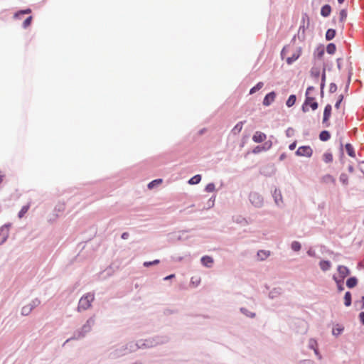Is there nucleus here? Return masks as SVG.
<instances>
[{
	"label": "nucleus",
	"instance_id": "obj_50",
	"mask_svg": "<svg viewBox=\"0 0 364 364\" xmlns=\"http://www.w3.org/2000/svg\"><path fill=\"white\" fill-rule=\"evenodd\" d=\"M341 21H344L347 17V13L345 10H341L339 14Z\"/></svg>",
	"mask_w": 364,
	"mask_h": 364
},
{
	"label": "nucleus",
	"instance_id": "obj_54",
	"mask_svg": "<svg viewBox=\"0 0 364 364\" xmlns=\"http://www.w3.org/2000/svg\"><path fill=\"white\" fill-rule=\"evenodd\" d=\"M309 105L313 110H316L318 108V103L316 102H313V100L309 103Z\"/></svg>",
	"mask_w": 364,
	"mask_h": 364
},
{
	"label": "nucleus",
	"instance_id": "obj_2",
	"mask_svg": "<svg viewBox=\"0 0 364 364\" xmlns=\"http://www.w3.org/2000/svg\"><path fill=\"white\" fill-rule=\"evenodd\" d=\"M95 323V317L94 316L90 317L80 328L75 331L73 336L70 338H68L66 342L71 340H80L85 338L86 335L91 331Z\"/></svg>",
	"mask_w": 364,
	"mask_h": 364
},
{
	"label": "nucleus",
	"instance_id": "obj_39",
	"mask_svg": "<svg viewBox=\"0 0 364 364\" xmlns=\"http://www.w3.org/2000/svg\"><path fill=\"white\" fill-rule=\"evenodd\" d=\"M291 247L292 250L295 252H298L301 250V243L297 241H294L291 242Z\"/></svg>",
	"mask_w": 364,
	"mask_h": 364
},
{
	"label": "nucleus",
	"instance_id": "obj_49",
	"mask_svg": "<svg viewBox=\"0 0 364 364\" xmlns=\"http://www.w3.org/2000/svg\"><path fill=\"white\" fill-rule=\"evenodd\" d=\"M32 17H28L23 23V27L24 28H27L31 23Z\"/></svg>",
	"mask_w": 364,
	"mask_h": 364
},
{
	"label": "nucleus",
	"instance_id": "obj_51",
	"mask_svg": "<svg viewBox=\"0 0 364 364\" xmlns=\"http://www.w3.org/2000/svg\"><path fill=\"white\" fill-rule=\"evenodd\" d=\"M337 90V85L335 83H331L329 86V92L333 93Z\"/></svg>",
	"mask_w": 364,
	"mask_h": 364
},
{
	"label": "nucleus",
	"instance_id": "obj_26",
	"mask_svg": "<svg viewBox=\"0 0 364 364\" xmlns=\"http://www.w3.org/2000/svg\"><path fill=\"white\" fill-rule=\"evenodd\" d=\"M312 100H314V98H313V97H306L305 102H304V103L303 104L302 107H301L302 111H303L304 112H307L309 111V107H308V106H309V103L311 101H312Z\"/></svg>",
	"mask_w": 364,
	"mask_h": 364
},
{
	"label": "nucleus",
	"instance_id": "obj_44",
	"mask_svg": "<svg viewBox=\"0 0 364 364\" xmlns=\"http://www.w3.org/2000/svg\"><path fill=\"white\" fill-rule=\"evenodd\" d=\"M323 161L326 163H330L333 161V156L331 153H325L323 154Z\"/></svg>",
	"mask_w": 364,
	"mask_h": 364
},
{
	"label": "nucleus",
	"instance_id": "obj_27",
	"mask_svg": "<svg viewBox=\"0 0 364 364\" xmlns=\"http://www.w3.org/2000/svg\"><path fill=\"white\" fill-rule=\"evenodd\" d=\"M322 181L326 183H335L336 181L335 178L330 174H326L323 176L322 178Z\"/></svg>",
	"mask_w": 364,
	"mask_h": 364
},
{
	"label": "nucleus",
	"instance_id": "obj_3",
	"mask_svg": "<svg viewBox=\"0 0 364 364\" xmlns=\"http://www.w3.org/2000/svg\"><path fill=\"white\" fill-rule=\"evenodd\" d=\"M141 347L138 345V341L136 342L130 341L125 345L118 347L116 348L112 354L114 358L119 357L124 355H126L129 353L136 351L138 349H140Z\"/></svg>",
	"mask_w": 364,
	"mask_h": 364
},
{
	"label": "nucleus",
	"instance_id": "obj_60",
	"mask_svg": "<svg viewBox=\"0 0 364 364\" xmlns=\"http://www.w3.org/2000/svg\"><path fill=\"white\" fill-rule=\"evenodd\" d=\"M321 81H323V82L326 81V68L325 67L323 68V72L321 74Z\"/></svg>",
	"mask_w": 364,
	"mask_h": 364
},
{
	"label": "nucleus",
	"instance_id": "obj_62",
	"mask_svg": "<svg viewBox=\"0 0 364 364\" xmlns=\"http://www.w3.org/2000/svg\"><path fill=\"white\" fill-rule=\"evenodd\" d=\"M361 323L364 325V312H361L359 315Z\"/></svg>",
	"mask_w": 364,
	"mask_h": 364
},
{
	"label": "nucleus",
	"instance_id": "obj_61",
	"mask_svg": "<svg viewBox=\"0 0 364 364\" xmlns=\"http://www.w3.org/2000/svg\"><path fill=\"white\" fill-rule=\"evenodd\" d=\"M129 234L127 232H123L121 235L122 239L127 240L129 238Z\"/></svg>",
	"mask_w": 364,
	"mask_h": 364
},
{
	"label": "nucleus",
	"instance_id": "obj_56",
	"mask_svg": "<svg viewBox=\"0 0 364 364\" xmlns=\"http://www.w3.org/2000/svg\"><path fill=\"white\" fill-rule=\"evenodd\" d=\"M323 54H324L323 48L317 49L316 55L318 58H321Z\"/></svg>",
	"mask_w": 364,
	"mask_h": 364
},
{
	"label": "nucleus",
	"instance_id": "obj_6",
	"mask_svg": "<svg viewBox=\"0 0 364 364\" xmlns=\"http://www.w3.org/2000/svg\"><path fill=\"white\" fill-rule=\"evenodd\" d=\"M41 304L38 299H33L29 304L23 306L21 309V314L23 316H28L33 309L37 307Z\"/></svg>",
	"mask_w": 364,
	"mask_h": 364
},
{
	"label": "nucleus",
	"instance_id": "obj_37",
	"mask_svg": "<svg viewBox=\"0 0 364 364\" xmlns=\"http://www.w3.org/2000/svg\"><path fill=\"white\" fill-rule=\"evenodd\" d=\"M263 85H264L263 82H258L255 86H254L252 88L250 89V94L252 95L255 92H256L257 91L259 90L263 87Z\"/></svg>",
	"mask_w": 364,
	"mask_h": 364
},
{
	"label": "nucleus",
	"instance_id": "obj_63",
	"mask_svg": "<svg viewBox=\"0 0 364 364\" xmlns=\"http://www.w3.org/2000/svg\"><path fill=\"white\" fill-rule=\"evenodd\" d=\"M296 146V142H293V143H291V144L289 146V149L290 150H294V149H295Z\"/></svg>",
	"mask_w": 364,
	"mask_h": 364
},
{
	"label": "nucleus",
	"instance_id": "obj_20",
	"mask_svg": "<svg viewBox=\"0 0 364 364\" xmlns=\"http://www.w3.org/2000/svg\"><path fill=\"white\" fill-rule=\"evenodd\" d=\"M319 267L321 269L322 271L326 272L329 270L331 267V264L328 260H321L319 262Z\"/></svg>",
	"mask_w": 364,
	"mask_h": 364
},
{
	"label": "nucleus",
	"instance_id": "obj_29",
	"mask_svg": "<svg viewBox=\"0 0 364 364\" xmlns=\"http://www.w3.org/2000/svg\"><path fill=\"white\" fill-rule=\"evenodd\" d=\"M335 35L336 31L334 29H328L326 33V38L327 41H331L335 37Z\"/></svg>",
	"mask_w": 364,
	"mask_h": 364
},
{
	"label": "nucleus",
	"instance_id": "obj_46",
	"mask_svg": "<svg viewBox=\"0 0 364 364\" xmlns=\"http://www.w3.org/2000/svg\"><path fill=\"white\" fill-rule=\"evenodd\" d=\"M299 55H296V54H294L292 56L288 58L287 59V63L290 65L292 63H294L295 60H296L299 58Z\"/></svg>",
	"mask_w": 364,
	"mask_h": 364
},
{
	"label": "nucleus",
	"instance_id": "obj_43",
	"mask_svg": "<svg viewBox=\"0 0 364 364\" xmlns=\"http://www.w3.org/2000/svg\"><path fill=\"white\" fill-rule=\"evenodd\" d=\"M205 191L208 193L214 192L215 191V186L213 183H208L205 188Z\"/></svg>",
	"mask_w": 364,
	"mask_h": 364
},
{
	"label": "nucleus",
	"instance_id": "obj_9",
	"mask_svg": "<svg viewBox=\"0 0 364 364\" xmlns=\"http://www.w3.org/2000/svg\"><path fill=\"white\" fill-rule=\"evenodd\" d=\"M313 154L312 149L309 146H302L299 147L296 151V154L299 156L310 157Z\"/></svg>",
	"mask_w": 364,
	"mask_h": 364
},
{
	"label": "nucleus",
	"instance_id": "obj_33",
	"mask_svg": "<svg viewBox=\"0 0 364 364\" xmlns=\"http://www.w3.org/2000/svg\"><path fill=\"white\" fill-rule=\"evenodd\" d=\"M344 304L346 306H349L351 304V294L350 291H347L344 296Z\"/></svg>",
	"mask_w": 364,
	"mask_h": 364
},
{
	"label": "nucleus",
	"instance_id": "obj_64",
	"mask_svg": "<svg viewBox=\"0 0 364 364\" xmlns=\"http://www.w3.org/2000/svg\"><path fill=\"white\" fill-rule=\"evenodd\" d=\"M320 86H321V93H323V90L324 87H325V82L321 81V85H320Z\"/></svg>",
	"mask_w": 364,
	"mask_h": 364
},
{
	"label": "nucleus",
	"instance_id": "obj_48",
	"mask_svg": "<svg viewBox=\"0 0 364 364\" xmlns=\"http://www.w3.org/2000/svg\"><path fill=\"white\" fill-rule=\"evenodd\" d=\"M31 12V10L30 9H27L25 10H21L18 12L16 13L14 16L18 17L20 14H30Z\"/></svg>",
	"mask_w": 364,
	"mask_h": 364
},
{
	"label": "nucleus",
	"instance_id": "obj_5",
	"mask_svg": "<svg viewBox=\"0 0 364 364\" xmlns=\"http://www.w3.org/2000/svg\"><path fill=\"white\" fill-rule=\"evenodd\" d=\"M249 200L255 208H261L264 204L263 197L257 192H252L249 195Z\"/></svg>",
	"mask_w": 364,
	"mask_h": 364
},
{
	"label": "nucleus",
	"instance_id": "obj_23",
	"mask_svg": "<svg viewBox=\"0 0 364 364\" xmlns=\"http://www.w3.org/2000/svg\"><path fill=\"white\" fill-rule=\"evenodd\" d=\"M240 311L243 315H245V316H247V317H248V318H255V316H256L255 313L250 311L249 309H247V308H245V307H241V308L240 309Z\"/></svg>",
	"mask_w": 364,
	"mask_h": 364
},
{
	"label": "nucleus",
	"instance_id": "obj_10",
	"mask_svg": "<svg viewBox=\"0 0 364 364\" xmlns=\"http://www.w3.org/2000/svg\"><path fill=\"white\" fill-rule=\"evenodd\" d=\"M272 197L274 198L275 204L278 207H280L282 205V203H283V198H282V195L281 191L276 188L272 191Z\"/></svg>",
	"mask_w": 364,
	"mask_h": 364
},
{
	"label": "nucleus",
	"instance_id": "obj_45",
	"mask_svg": "<svg viewBox=\"0 0 364 364\" xmlns=\"http://www.w3.org/2000/svg\"><path fill=\"white\" fill-rule=\"evenodd\" d=\"M160 262L159 259H155L154 261H151V262H144L143 265L146 267H149L151 265H155V264H158Z\"/></svg>",
	"mask_w": 364,
	"mask_h": 364
},
{
	"label": "nucleus",
	"instance_id": "obj_14",
	"mask_svg": "<svg viewBox=\"0 0 364 364\" xmlns=\"http://www.w3.org/2000/svg\"><path fill=\"white\" fill-rule=\"evenodd\" d=\"M276 93L271 92L268 93L263 100V105L266 107L269 106L275 100Z\"/></svg>",
	"mask_w": 364,
	"mask_h": 364
},
{
	"label": "nucleus",
	"instance_id": "obj_53",
	"mask_svg": "<svg viewBox=\"0 0 364 364\" xmlns=\"http://www.w3.org/2000/svg\"><path fill=\"white\" fill-rule=\"evenodd\" d=\"M343 99V96L342 95H339V98H338V101L335 104V107L336 109H339L340 105H341Z\"/></svg>",
	"mask_w": 364,
	"mask_h": 364
},
{
	"label": "nucleus",
	"instance_id": "obj_58",
	"mask_svg": "<svg viewBox=\"0 0 364 364\" xmlns=\"http://www.w3.org/2000/svg\"><path fill=\"white\" fill-rule=\"evenodd\" d=\"M299 364H314V363L311 360H304L300 361Z\"/></svg>",
	"mask_w": 364,
	"mask_h": 364
},
{
	"label": "nucleus",
	"instance_id": "obj_35",
	"mask_svg": "<svg viewBox=\"0 0 364 364\" xmlns=\"http://www.w3.org/2000/svg\"><path fill=\"white\" fill-rule=\"evenodd\" d=\"M333 279L336 283L338 290L342 291L344 289L343 280L337 279L335 277H333Z\"/></svg>",
	"mask_w": 364,
	"mask_h": 364
},
{
	"label": "nucleus",
	"instance_id": "obj_34",
	"mask_svg": "<svg viewBox=\"0 0 364 364\" xmlns=\"http://www.w3.org/2000/svg\"><path fill=\"white\" fill-rule=\"evenodd\" d=\"M311 75L316 80H318L320 76V69L316 67L312 68L311 70Z\"/></svg>",
	"mask_w": 364,
	"mask_h": 364
},
{
	"label": "nucleus",
	"instance_id": "obj_7",
	"mask_svg": "<svg viewBox=\"0 0 364 364\" xmlns=\"http://www.w3.org/2000/svg\"><path fill=\"white\" fill-rule=\"evenodd\" d=\"M11 223H6L0 228V245H3L9 236Z\"/></svg>",
	"mask_w": 364,
	"mask_h": 364
},
{
	"label": "nucleus",
	"instance_id": "obj_57",
	"mask_svg": "<svg viewBox=\"0 0 364 364\" xmlns=\"http://www.w3.org/2000/svg\"><path fill=\"white\" fill-rule=\"evenodd\" d=\"M314 90V87L313 86H309L307 89H306V97H310V93L312 90Z\"/></svg>",
	"mask_w": 364,
	"mask_h": 364
},
{
	"label": "nucleus",
	"instance_id": "obj_24",
	"mask_svg": "<svg viewBox=\"0 0 364 364\" xmlns=\"http://www.w3.org/2000/svg\"><path fill=\"white\" fill-rule=\"evenodd\" d=\"M201 181V176L200 174H197V175H195L194 176H193L192 178H191L188 183L190 184V185H196V184H198Z\"/></svg>",
	"mask_w": 364,
	"mask_h": 364
},
{
	"label": "nucleus",
	"instance_id": "obj_19",
	"mask_svg": "<svg viewBox=\"0 0 364 364\" xmlns=\"http://www.w3.org/2000/svg\"><path fill=\"white\" fill-rule=\"evenodd\" d=\"M282 292V290L281 288H279V287L274 288L269 291L268 296L269 299H274L277 298L279 295H281Z\"/></svg>",
	"mask_w": 364,
	"mask_h": 364
},
{
	"label": "nucleus",
	"instance_id": "obj_15",
	"mask_svg": "<svg viewBox=\"0 0 364 364\" xmlns=\"http://www.w3.org/2000/svg\"><path fill=\"white\" fill-rule=\"evenodd\" d=\"M201 264L208 268H210L213 267V264L214 263L213 258L210 256H203L200 259Z\"/></svg>",
	"mask_w": 364,
	"mask_h": 364
},
{
	"label": "nucleus",
	"instance_id": "obj_41",
	"mask_svg": "<svg viewBox=\"0 0 364 364\" xmlns=\"http://www.w3.org/2000/svg\"><path fill=\"white\" fill-rule=\"evenodd\" d=\"M162 182V179H156V180H154L152 181H151L149 184H148V188L149 189H151L153 188H154L156 186L161 183Z\"/></svg>",
	"mask_w": 364,
	"mask_h": 364
},
{
	"label": "nucleus",
	"instance_id": "obj_38",
	"mask_svg": "<svg viewBox=\"0 0 364 364\" xmlns=\"http://www.w3.org/2000/svg\"><path fill=\"white\" fill-rule=\"evenodd\" d=\"M339 180L345 186L348 185V176L346 173H341L340 175Z\"/></svg>",
	"mask_w": 364,
	"mask_h": 364
},
{
	"label": "nucleus",
	"instance_id": "obj_42",
	"mask_svg": "<svg viewBox=\"0 0 364 364\" xmlns=\"http://www.w3.org/2000/svg\"><path fill=\"white\" fill-rule=\"evenodd\" d=\"M336 50V46L333 43H329L326 47V51L329 54H333Z\"/></svg>",
	"mask_w": 364,
	"mask_h": 364
},
{
	"label": "nucleus",
	"instance_id": "obj_8",
	"mask_svg": "<svg viewBox=\"0 0 364 364\" xmlns=\"http://www.w3.org/2000/svg\"><path fill=\"white\" fill-rule=\"evenodd\" d=\"M337 274H334L333 277H335L337 279L343 280L345 278L350 274L349 269L343 265H338L337 267Z\"/></svg>",
	"mask_w": 364,
	"mask_h": 364
},
{
	"label": "nucleus",
	"instance_id": "obj_11",
	"mask_svg": "<svg viewBox=\"0 0 364 364\" xmlns=\"http://www.w3.org/2000/svg\"><path fill=\"white\" fill-rule=\"evenodd\" d=\"M308 348L314 351L315 355L317 358L321 360L322 358L321 355L318 350V343L317 341L314 338H310L308 341Z\"/></svg>",
	"mask_w": 364,
	"mask_h": 364
},
{
	"label": "nucleus",
	"instance_id": "obj_12",
	"mask_svg": "<svg viewBox=\"0 0 364 364\" xmlns=\"http://www.w3.org/2000/svg\"><path fill=\"white\" fill-rule=\"evenodd\" d=\"M272 146V143L271 142H265L263 145L262 146H255L253 150H252V153L255 154H257L262 151H267L268 149H270V147Z\"/></svg>",
	"mask_w": 364,
	"mask_h": 364
},
{
	"label": "nucleus",
	"instance_id": "obj_25",
	"mask_svg": "<svg viewBox=\"0 0 364 364\" xmlns=\"http://www.w3.org/2000/svg\"><path fill=\"white\" fill-rule=\"evenodd\" d=\"M357 283H358V280L355 277H350L346 281V286L350 289L353 288L354 287L356 286Z\"/></svg>",
	"mask_w": 364,
	"mask_h": 364
},
{
	"label": "nucleus",
	"instance_id": "obj_18",
	"mask_svg": "<svg viewBox=\"0 0 364 364\" xmlns=\"http://www.w3.org/2000/svg\"><path fill=\"white\" fill-rule=\"evenodd\" d=\"M332 107L331 105H327L323 111V123L325 124L329 119L331 114Z\"/></svg>",
	"mask_w": 364,
	"mask_h": 364
},
{
	"label": "nucleus",
	"instance_id": "obj_59",
	"mask_svg": "<svg viewBox=\"0 0 364 364\" xmlns=\"http://www.w3.org/2000/svg\"><path fill=\"white\" fill-rule=\"evenodd\" d=\"M172 260L175 262H181L183 259L182 257H176V256H172L171 257Z\"/></svg>",
	"mask_w": 364,
	"mask_h": 364
},
{
	"label": "nucleus",
	"instance_id": "obj_17",
	"mask_svg": "<svg viewBox=\"0 0 364 364\" xmlns=\"http://www.w3.org/2000/svg\"><path fill=\"white\" fill-rule=\"evenodd\" d=\"M271 255L270 251L265 250H260L257 253V259L259 261H264L267 259Z\"/></svg>",
	"mask_w": 364,
	"mask_h": 364
},
{
	"label": "nucleus",
	"instance_id": "obj_31",
	"mask_svg": "<svg viewBox=\"0 0 364 364\" xmlns=\"http://www.w3.org/2000/svg\"><path fill=\"white\" fill-rule=\"evenodd\" d=\"M345 148H346V152L348 153V154L350 156L355 157V151L353 150V147L352 146L351 144H346V146H345Z\"/></svg>",
	"mask_w": 364,
	"mask_h": 364
},
{
	"label": "nucleus",
	"instance_id": "obj_16",
	"mask_svg": "<svg viewBox=\"0 0 364 364\" xmlns=\"http://www.w3.org/2000/svg\"><path fill=\"white\" fill-rule=\"evenodd\" d=\"M266 138L267 136L264 133L257 131L252 136V140L255 143H260L264 141Z\"/></svg>",
	"mask_w": 364,
	"mask_h": 364
},
{
	"label": "nucleus",
	"instance_id": "obj_55",
	"mask_svg": "<svg viewBox=\"0 0 364 364\" xmlns=\"http://www.w3.org/2000/svg\"><path fill=\"white\" fill-rule=\"evenodd\" d=\"M307 255L310 257H316V251L313 248H309L307 251Z\"/></svg>",
	"mask_w": 364,
	"mask_h": 364
},
{
	"label": "nucleus",
	"instance_id": "obj_40",
	"mask_svg": "<svg viewBox=\"0 0 364 364\" xmlns=\"http://www.w3.org/2000/svg\"><path fill=\"white\" fill-rule=\"evenodd\" d=\"M242 127H243V122H238L235 127L234 128L232 129V132L235 133V134H237V133H239L241 132L242 129Z\"/></svg>",
	"mask_w": 364,
	"mask_h": 364
},
{
	"label": "nucleus",
	"instance_id": "obj_13",
	"mask_svg": "<svg viewBox=\"0 0 364 364\" xmlns=\"http://www.w3.org/2000/svg\"><path fill=\"white\" fill-rule=\"evenodd\" d=\"M260 173L265 176H271L275 173V168L273 165H268L260 170Z\"/></svg>",
	"mask_w": 364,
	"mask_h": 364
},
{
	"label": "nucleus",
	"instance_id": "obj_22",
	"mask_svg": "<svg viewBox=\"0 0 364 364\" xmlns=\"http://www.w3.org/2000/svg\"><path fill=\"white\" fill-rule=\"evenodd\" d=\"M331 11V8L329 5L326 4L321 7V15L323 17H328Z\"/></svg>",
	"mask_w": 364,
	"mask_h": 364
},
{
	"label": "nucleus",
	"instance_id": "obj_47",
	"mask_svg": "<svg viewBox=\"0 0 364 364\" xmlns=\"http://www.w3.org/2000/svg\"><path fill=\"white\" fill-rule=\"evenodd\" d=\"M294 134V129L291 127H289L287 130H286V135L287 137H291L293 136Z\"/></svg>",
	"mask_w": 364,
	"mask_h": 364
},
{
	"label": "nucleus",
	"instance_id": "obj_36",
	"mask_svg": "<svg viewBox=\"0 0 364 364\" xmlns=\"http://www.w3.org/2000/svg\"><path fill=\"white\" fill-rule=\"evenodd\" d=\"M29 209V205H23L21 210L18 212V216L19 218H22Z\"/></svg>",
	"mask_w": 364,
	"mask_h": 364
},
{
	"label": "nucleus",
	"instance_id": "obj_32",
	"mask_svg": "<svg viewBox=\"0 0 364 364\" xmlns=\"http://www.w3.org/2000/svg\"><path fill=\"white\" fill-rule=\"evenodd\" d=\"M343 331V327L337 325L333 328L332 334L335 336H339Z\"/></svg>",
	"mask_w": 364,
	"mask_h": 364
},
{
	"label": "nucleus",
	"instance_id": "obj_4",
	"mask_svg": "<svg viewBox=\"0 0 364 364\" xmlns=\"http://www.w3.org/2000/svg\"><path fill=\"white\" fill-rule=\"evenodd\" d=\"M95 296L92 293H87L82 296L78 303L77 311H82L88 309L94 301Z\"/></svg>",
	"mask_w": 364,
	"mask_h": 364
},
{
	"label": "nucleus",
	"instance_id": "obj_28",
	"mask_svg": "<svg viewBox=\"0 0 364 364\" xmlns=\"http://www.w3.org/2000/svg\"><path fill=\"white\" fill-rule=\"evenodd\" d=\"M330 134L328 131H322L319 134V139L323 141H326L330 139Z\"/></svg>",
	"mask_w": 364,
	"mask_h": 364
},
{
	"label": "nucleus",
	"instance_id": "obj_30",
	"mask_svg": "<svg viewBox=\"0 0 364 364\" xmlns=\"http://www.w3.org/2000/svg\"><path fill=\"white\" fill-rule=\"evenodd\" d=\"M296 96H295L294 95H291L289 97V98H288V100H287V102H286V105H287V106L288 107H292V106L295 104V102H296Z\"/></svg>",
	"mask_w": 364,
	"mask_h": 364
},
{
	"label": "nucleus",
	"instance_id": "obj_52",
	"mask_svg": "<svg viewBox=\"0 0 364 364\" xmlns=\"http://www.w3.org/2000/svg\"><path fill=\"white\" fill-rule=\"evenodd\" d=\"M214 204H215V197H212L209 199V200L208 202L207 208H210L213 207Z\"/></svg>",
	"mask_w": 364,
	"mask_h": 364
},
{
	"label": "nucleus",
	"instance_id": "obj_21",
	"mask_svg": "<svg viewBox=\"0 0 364 364\" xmlns=\"http://www.w3.org/2000/svg\"><path fill=\"white\" fill-rule=\"evenodd\" d=\"M232 220L233 222L242 225H246L248 223L247 220L241 215L233 216Z\"/></svg>",
	"mask_w": 364,
	"mask_h": 364
},
{
	"label": "nucleus",
	"instance_id": "obj_1",
	"mask_svg": "<svg viewBox=\"0 0 364 364\" xmlns=\"http://www.w3.org/2000/svg\"><path fill=\"white\" fill-rule=\"evenodd\" d=\"M170 338L167 335H156L144 339L138 340L141 348H149L168 342Z\"/></svg>",
	"mask_w": 364,
	"mask_h": 364
}]
</instances>
